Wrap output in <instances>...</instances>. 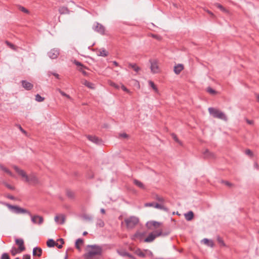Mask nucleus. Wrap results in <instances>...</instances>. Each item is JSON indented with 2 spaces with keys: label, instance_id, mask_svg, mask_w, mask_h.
<instances>
[{
  "label": "nucleus",
  "instance_id": "obj_1",
  "mask_svg": "<svg viewBox=\"0 0 259 259\" xmlns=\"http://www.w3.org/2000/svg\"><path fill=\"white\" fill-rule=\"evenodd\" d=\"M13 167L19 176L25 179L26 182L33 185H36L39 183L38 179L34 174L31 173L27 175L24 170L20 169L17 166L13 165Z\"/></svg>",
  "mask_w": 259,
  "mask_h": 259
},
{
  "label": "nucleus",
  "instance_id": "obj_2",
  "mask_svg": "<svg viewBox=\"0 0 259 259\" xmlns=\"http://www.w3.org/2000/svg\"><path fill=\"white\" fill-rule=\"evenodd\" d=\"M88 248H90L91 249L89 250L87 253L84 254V257L86 259H90L96 255H101L102 254V247L98 245H88Z\"/></svg>",
  "mask_w": 259,
  "mask_h": 259
},
{
  "label": "nucleus",
  "instance_id": "obj_3",
  "mask_svg": "<svg viewBox=\"0 0 259 259\" xmlns=\"http://www.w3.org/2000/svg\"><path fill=\"white\" fill-rule=\"evenodd\" d=\"M209 114L214 118H219L225 121L227 120V117L225 113L213 107H209L208 109Z\"/></svg>",
  "mask_w": 259,
  "mask_h": 259
},
{
  "label": "nucleus",
  "instance_id": "obj_4",
  "mask_svg": "<svg viewBox=\"0 0 259 259\" xmlns=\"http://www.w3.org/2000/svg\"><path fill=\"white\" fill-rule=\"evenodd\" d=\"M6 206L12 212L16 214L27 213L29 215L31 216V214L28 210L22 208L17 205H13L9 203H6Z\"/></svg>",
  "mask_w": 259,
  "mask_h": 259
},
{
  "label": "nucleus",
  "instance_id": "obj_5",
  "mask_svg": "<svg viewBox=\"0 0 259 259\" xmlns=\"http://www.w3.org/2000/svg\"><path fill=\"white\" fill-rule=\"evenodd\" d=\"M169 233L168 232L166 233L163 234L162 230L155 231L154 232L150 233L148 235V236L144 239V241L145 242L148 243L151 242L153 241L156 237H159L161 235L166 236L169 234Z\"/></svg>",
  "mask_w": 259,
  "mask_h": 259
},
{
  "label": "nucleus",
  "instance_id": "obj_6",
  "mask_svg": "<svg viewBox=\"0 0 259 259\" xmlns=\"http://www.w3.org/2000/svg\"><path fill=\"white\" fill-rule=\"evenodd\" d=\"M139 219L132 216L124 219V222L127 229H133L139 223Z\"/></svg>",
  "mask_w": 259,
  "mask_h": 259
},
{
  "label": "nucleus",
  "instance_id": "obj_7",
  "mask_svg": "<svg viewBox=\"0 0 259 259\" xmlns=\"http://www.w3.org/2000/svg\"><path fill=\"white\" fill-rule=\"evenodd\" d=\"M93 28L95 31L102 35H104L105 34V27L97 22L94 23Z\"/></svg>",
  "mask_w": 259,
  "mask_h": 259
},
{
  "label": "nucleus",
  "instance_id": "obj_8",
  "mask_svg": "<svg viewBox=\"0 0 259 259\" xmlns=\"http://www.w3.org/2000/svg\"><path fill=\"white\" fill-rule=\"evenodd\" d=\"M30 217H31V220L33 224H38L39 225H40L44 222V218L41 216L38 215H35L34 216H32L31 215V216H30Z\"/></svg>",
  "mask_w": 259,
  "mask_h": 259
},
{
  "label": "nucleus",
  "instance_id": "obj_9",
  "mask_svg": "<svg viewBox=\"0 0 259 259\" xmlns=\"http://www.w3.org/2000/svg\"><path fill=\"white\" fill-rule=\"evenodd\" d=\"M59 55V50L56 49H53L48 53V56L52 59H56Z\"/></svg>",
  "mask_w": 259,
  "mask_h": 259
},
{
  "label": "nucleus",
  "instance_id": "obj_10",
  "mask_svg": "<svg viewBox=\"0 0 259 259\" xmlns=\"http://www.w3.org/2000/svg\"><path fill=\"white\" fill-rule=\"evenodd\" d=\"M89 140L98 145H100L102 143V140L95 136L88 135L87 136Z\"/></svg>",
  "mask_w": 259,
  "mask_h": 259
},
{
  "label": "nucleus",
  "instance_id": "obj_11",
  "mask_svg": "<svg viewBox=\"0 0 259 259\" xmlns=\"http://www.w3.org/2000/svg\"><path fill=\"white\" fill-rule=\"evenodd\" d=\"M15 243L18 245L19 251H23L25 249L24 244V240L22 238H16L15 239Z\"/></svg>",
  "mask_w": 259,
  "mask_h": 259
},
{
  "label": "nucleus",
  "instance_id": "obj_12",
  "mask_svg": "<svg viewBox=\"0 0 259 259\" xmlns=\"http://www.w3.org/2000/svg\"><path fill=\"white\" fill-rule=\"evenodd\" d=\"M160 225V223L155 221H149L146 224V226L148 229H152V227H154L155 228H157Z\"/></svg>",
  "mask_w": 259,
  "mask_h": 259
},
{
  "label": "nucleus",
  "instance_id": "obj_13",
  "mask_svg": "<svg viewBox=\"0 0 259 259\" xmlns=\"http://www.w3.org/2000/svg\"><path fill=\"white\" fill-rule=\"evenodd\" d=\"M151 63V72L153 73H158L159 71V68L157 65V62L156 61H150Z\"/></svg>",
  "mask_w": 259,
  "mask_h": 259
},
{
  "label": "nucleus",
  "instance_id": "obj_14",
  "mask_svg": "<svg viewBox=\"0 0 259 259\" xmlns=\"http://www.w3.org/2000/svg\"><path fill=\"white\" fill-rule=\"evenodd\" d=\"M203 157L206 159H214L215 155L213 153L210 152L208 149H206L203 152Z\"/></svg>",
  "mask_w": 259,
  "mask_h": 259
},
{
  "label": "nucleus",
  "instance_id": "obj_15",
  "mask_svg": "<svg viewBox=\"0 0 259 259\" xmlns=\"http://www.w3.org/2000/svg\"><path fill=\"white\" fill-rule=\"evenodd\" d=\"M42 253V250L38 247H35L32 250V255L34 256L40 257Z\"/></svg>",
  "mask_w": 259,
  "mask_h": 259
},
{
  "label": "nucleus",
  "instance_id": "obj_16",
  "mask_svg": "<svg viewBox=\"0 0 259 259\" xmlns=\"http://www.w3.org/2000/svg\"><path fill=\"white\" fill-rule=\"evenodd\" d=\"M21 82L22 87L27 91L31 90L33 87V85L31 83L26 80H23Z\"/></svg>",
  "mask_w": 259,
  "mask_h": 259
},
{
  "label": "nucleus",
  "instance_id": "obj_17",
  "mask_svg": "<svg viewBox=\"0 0 259 259\" xmlns=\"http://www.w3.org/2000/svg\"><path fill=\"white\" fill-rule=\"evenodd\" d=\"M58 11L61 15L69 14L70 13V11L68 8L65 6L60 7Z\"/></svg>",
  "mask_w": 259,
  "mask_h": 259
},
{
  "label": "nucleus",
  "instance_id": "obj_18",
  "mask_svg": "<svg viewBox=\"0 0 259 259\" xmlns=\"http://www.w3.org/2000/svg\"><path fill=\"white\" fill-rule=\"evenodd\" d=\"M184 69V66L182 64H178L174 67V71L176 74H179Z\"/></svg>",
  "mask_w": 259,
  "mask_h": 259
},
{
  "label": "nucleus",
  "instance_id": "obj_19",
  "mask_svg": "<svg viewBox=\"0 0 259 259\" xmlns=\"http://www.w3.org/2000/svg\"><path fill=\"white\" fill-rule=\"evenodd\" d=\"M146 233L145 232H140L137 231L133 236L134 238H138L139 239L140 241L143 240V237L145 236Z\"/></svg>",
  "mask_w": 259,
  "mask_h": 259
},
{
  "label": "nucleus",
  "instance_id": "obj_20",
  "mask_svg": "<svg viewBox=\"0 0 259 259\" xmlns=\"http://www.w3.org/2000/svg\"><path fill=\"white\" fill-rule=\"evenodd\" d=\"M184 215L185 219L187 221H190L193 219L194 214L192 211H189L187 213H185Z\"/></svg>",
  "mask_w": 259,
  "mask_h": 259
},
{
  "label": "nucleus",
  "instance_id": "obj_21",
  "mask_svg": "<svg viewBox=\"0 0 259 259\" xmlns=\"http://www.w3.org/2000/svg\"><path fill=\"white\" fill-rule=\"evenodd\" d=\"M128 67L132 68L136 72H138L141 70V68L138 66L136 63H128Z\"/></svg>",
  "mask_w": 259,
  "mask_h": 259
},
{
  "label": "nucleus",
  "instance_id": "obj_22",
  "mask_svg": "<svg viewBox=\"0 0 259 259\" xmlns=\"http://www.w3.org/2000/svg\"><path fill=\"white\" fill-rule=\"evenodd\" d=\"M0 168L7 174H8L10 176L12 177H14V175L8 168L4 166L3 165H0Z\"/></svg>",
  "mask_w": 259,
  "mask_h": 259
},
{
  "label": "nucleus",
  "instance_id": "obj_23",
  "mask_svg": "<svg viewBox=\"0 0 259 259\" xmlns=\"http://www.w3.org/2000/svg\"><path fill=\"white\" fill-rule=\"evenodd\" d=\"M47 244L49 247H53L56 245H58V243H56L53 239H49L47 242Z\"/></svg>",
  "mask_w": 259,
  "mask_h": 259
},
{
  "label": "nucleus",
  "instance_id": "obj_24",
  "mask_svg": "<svg viewBox=\"0 0 259 259\" xmlns=\"http://www.w3.org/2000/svg\"><path fill=\"white\" fill-rule=\"evenodd\" d=\"M73 63L76 65L77 66V68L83 67L85 69H87L88 70L89 69V68L88 67L84 66L82 63H81V62H79L76 60H74L73 62Z\"/></svg>",
  "mask_w": 259,
  "mask_h": 259
},
{
  "label": "nucleus",
  "instance_id": "obj_25",
  "mask_svg": "<svg viewBox=\"0 0 259 259\" xmlns=\"http://www.w3.org/2000/svg\"><path fill=\"white\" fill-rule=\"evenodd\" d=\"M83 243V240L81 238H78L77 239L76 241H75V247L78 249V250H80V246H79V244H82Z\"/></svg>",
  "mask_w": 259,
  "mask_h": 259
},
{
  "label": "nucleus",
  "instance_id": "obj_26",
  "mask_svg": "<svg viewBox=\"0 0 259 259\" xmlns=\"http://www.w3.org/2000/svg\"><path fill=\"white\" fill-rule=\"evenodd\" d=\"M134 183L135 185H136V186H137L138 187H139V188H140L141 189H145V187L144 185L141 182L139 181L138 180H134Z\"/></svg>",
  "mask_w": 259,
  "mask_h": 259
},
{
  "label": "nucleus",
  "instance_id": "obj_27",
  "mask_svg": "<svg viewBox=\"0 0 259 259\" xmlns=\"http://www.w3.org/2000/svg\"><path fill=\"white\" fill-rule=\"evenodd\" d=\"M11 253L12 255L15 256L17 254L20 253L21 251H19V248H16L15 247H13L11 249Z\"/></svg>",
  "mask_w": 259,
  "mask_h": 259
},
{
  "label": "nucleus",
  "instance_id": "obj_28",
  "mask_svg": "<svg viewBox=\"0 0 259 259\" xmlns=\"http://www.w3.org/2000/svg\"><path fill=\"white\" fill-rule=\"evenodd\" d=\"M59 218H59V216L56 215L55 217V222L56 223H59L60 224H63L64 223V222H65V217L63 215H61V221L60 222H59Z\"/></svg>",
  "mask_w": 259,
  "mask_h": 259
},
{
  "label": "nucleus",
  "instance_id": "obj_29",
  "mask_svg": "<svg viewBox=\"0 0 259 259\" xmlns=\"http://www.w3.org/2000/svg\"><path fill=\"white\" fill-rule=\"evenodd\" d=\"M203 241L205 244H206L208 246L213 247L214 245L213 241L212 240H209L207 238H204L203 240Z\"/></svg>",
  "mask_w": 259,
  "mask_h": 259
},
{
  "label": "nucleus",
  "instance_id": "obj_30",
  "mask_svg": "<svg viewBox=\"0 0 259 259\" xmlns=\"http://www.w3.org/2000/svg\"><path fill=\"white\" fill-rule=\"evenodd\" d=\"M154 207L156 208H158V209L164 210L166 211H167L168 210V208L167 207H165L164 206H163L161 204L157 203L155 204Z\"/></svg>",
  "mask_w": 259,
  "mask_h": 259
},
{
  "label": "nucleus",
  "instance_id": "obj_31",
  "mask_svg": "<svg viewBox=\"0 0 259 259\" xmlns=\"http://www.w3.org/2000/svg\"><path fill=\"white\" fill-rule=\"evenodd\" d=\"M83 84L90 89H94V84L87 80H84Z\"/></svg>",
  "mask_w": 259,
  "mask_h": 259
},
{
  "label": "nucleus",
  "instance_id": "obj_32",
  "mask_svg": "<svg viewBox=\"0 0 259 259\" xmlns=\"http://www.w3.org/2000/svg\"><path fill=\"white\" fill-rule=\"evenodd\" d=\"M108 55V52L106 51L104 49H102L99 52L98 56L102 57H106Z\"/></svg>",
  "mask_w": 259,
  "mask_h": 259
},
{
  "label": "nucleus",
  "instance_id": "obj_33",
  "mask_svg": "<svg viewBox=\"0 0 259 259\" xmlns=\"http://www.w3.org/2000/svg\"><path fill=\"white\" fill-rule=\"evenodd\" d=\"M136 254L140 257H145L146 256L145 253H144L140 249H137L136 252Z\"/></svg>",
  "mask_w": 259,
  "mask_h": 259
},
{
  "label": "nucleus",
  "instance_id": "obj_34",
  "mask_svg": "<svg viewBox=\"0 0 259 259\" xmlns=\"http://www.w3.org/2000/svg\"><path fill=\"white\" fill-rule=\"evenodd\" d=\"M84 69H85L83 67L77 68V70L78 71L81 72L84 76H87L89 75V73L86 72Z\"/></svg>",
  "mask_w": 259,
  "mask_h": 259
},
{
  "label": "nucleus",
  "instance_id": "obj_35",
  "mask_svg": "<svg viewBox=\"0 0 259 259\" xmlns=\"http://www.w3.org/2000/svg\"><path fill=\"white\" fill-rule=\"evenodd\" d=\"M66 195L70 198H74V192L71 190H67L66 191Z\"/></svg>",
  "mask_w": 259,
  "mask_h": 259
},
{
  "label": "nucleus",
  "instance_id": "obj_36",
  "mask_svg": "<svg viewBox=\"0 0 259 259\" xmlns=\"http://www.w3.org/2000/svg\"><path fill=\"white\" fill-rule=\"evenodd\" d=\"M149 84L150 85V86L156 92H158V89L156 87V86L155 85L154 83L151 81V80H150L149 81Z\"/></svg>",
  "mask_w": 259,
  "mask_h": 259
},
{
  "label": "nucleus",
  "instance_id": "obj_37",
  "mask_svg": "<svg viewBox=\"0 0 259 259\" xmlns=\"http://www.w3.org/2000/svg\"><path fill=\"white\" fill-rule=\"evenodd\" d=\"M45 100V98L41 97L40 95L37 94L35 96V100L37 102H42Z\"/></svg>",
  "mask_w": 259,
  "mask_h": 259
},
{
  "label": "nucleus",
  "instance_id": "obj_38",
  "mask_svg": "<svg viewBox=\"0 0 259 259\" xmlns=\"http://www.w3.org/2000/svg\"><path fill=\"white\" fill-rule=\"evenodd\" d=\"M18 9L21 11V12H23L25 13H26V14H28L29 13V11L26 9L25 8H24V7L22 6H20V5H19L18 6Z\"/></svg>",
  "mask_w": 259,
  "mask_h": 259
},
{
  "label": "nucleus",
  "instance_id": "obj_39",
  "mask_svg": "<svg viewBox=\"0 0 259 259\" xmlns=\"http://www.w3.org/2000/svg\"><path fill=\"white\" fill-rule=\"evenodd\" d=\"M206 91L211 95H215L217 93V91L210 87L207 88Z\"/></svg>",
  "mask_w": 259,
  "mask_h": 259
},
{
  "label": "nucleus",
  "instance_id": "obj_40",
  "mask_svg": "<svg viewBox=\"0 0 259 259\" xmlns=\"http://www.w3.org/2000/svg\"><path fill=\"white\" fill-rule=\"evenodd\" d=\"M58 91L62 96H63L64 97H66V98H67L69 99H71V97L69 95L66 94L65 92H64L60 89H58Z\"/></svg>",
  "mask_w": 259,
  "mask_h": 259
},
{
  "label": "nucleus",
  "instance_id": "obj_41",
  "mask_svg": "<svg viewBox=\"0 0 259 259\" xmlns=\"http://www.w3.org/2000/svg\"><path fill=\"white\" fill-rule=\"evenodd\" d=\"M217 241L219 243H220V244H221L223 246H225V244L223 239L220 236H218L217 237Z\"/></svg>",
  "mask_w": 259,
  "mask_h": 259
},
{
  "label": "nucleus",
  "instance_id": "obj_42",
  "mask_svg": "<svg viewBox=\"0 0 259 259\" xmlns=\"http://www.w3.org/2000/svg\"><path fill=\"white\" fill-rule=\"evenodd\" d=\"M1 259H10V257L7 253H4L2 254Z\"/></svg>",
  "mask_w": 259,
  "mask_h": 259
},
{
  "label": "nucleus",
  "instance_id": "obj_43",
  "mask_svg": "<svg viewBox=\"0 0 259 259\" xmlns=\"http://www.w3.org/2000/svg\"><path fill=\"white\" fill-rule=\"evenodd\" d=\"M221 183L225 184L226 186H229V187H231L233 185V184L232 183H231L227 181L222 180Z\"/></svg>",
  "mask_w": 259,
  "mask_h": 259
},
{
  "label": "nucleus",
  "instance_id": "obj_44",
  "mask_svg": "<svg viewBox=\"0 0 259 259\" xmlns=\"http://www.w3.org/2000/svg\"><path fill=\"white\" fill-rule=\"evenodd\" d=\"M6 42L10 48H11L13 50H15V46L14 44L11 43L8 41H6Z\"/></svg>",
  "mask_w": 259,
  "mask_h": 259
},
{
  "label": "nucleus",
  "instance_id": "obj_45",
  "mask_svg": "<svg viewBox=\"0 0 259 259\" xmlns=\"http://www.w3.org/2000/svg\"><path fill=\"white\" fill-rule=\"evenodd\" d=\"M82 218L84 220H88V221H90L92 219V218L91 216L87 215V214H83L82 215Z\"/></svg>",
  "mask_w": 259,
  "mask_h": 259
},
{
  "label": "nucleus",
  "instance_id": "obj_46",
  "mask_svg": "<svg viewBox=\"0 0 259 259\" xmlns=\"http://www.w3.org/2000/svg\"><path fill=\"white\" fill-rule=\"evenodd\" d=\"M97 225L99 226L100 227H103L104 226V223L102 220H100L98 221V222L97 223Z\"/></svg>",
  "mask_w": 259,
  "mask_h": 259
},
{
  "label": "nucleus",
  "instance_id": "obj_47",
  "mask_svg": "<svg viewBox=\"0 0 259 259\" xmlns=\"http://www.w3.org/2000/svg\"><path fill=\"white\" fill-rule=\"evenodd\" d=\"M245 153L246 155H249L250 156H253L252 152L249 149H246L245 151Z\"/></svg>",
  "mask_w": 259,
  "mask_h": 259
},
{
  "label": "nucleus",
  "instance_id": "obj_48",
  "mask_svg": "<svg viewBox=\"0 0 259 259\" xmlns=\"http://www.w3.org/2000/svg\"><path fill=\"white\" fill-rule=\"evenodd\" d=\"M155 199L158 201L159 202H163L164 201V199L162 197H160L159 195H156L155 196Z\"/></svg>",
  "mask_w": 259,
  "mask_h": 259
},
{
  "label": "nucleus",
  "instance_id": "obj_49",
  "mask_svg": "<svg viewBox=\"0 0 259 259\" xmlns=\"http://www.w3.org/2000/svg\"><path fill=\"white\" fill-rule=\"evenodd\" d=\"M155 204V203H154V202L146 203L144 204V206L145 207H151V206L154 207Z\"/></svg>",
  "mask_w": 259,
  "mask_h": 259
},
{
  "label": "nucleus",
  "instance_id": "obj_50",
  "mask_svg": "<svg viewBox=\"0 0 259 259\" xmlns=\"http://www.w3.org/2000/svg\"><path fill=\"white\" fill-rule=\"evenodd\" d=\"M216 6L217 7V8H218L219 9H220L221 11H225L226 9L223 7V6L222 5H221V4H216Z\"/></svg>",
  "mask_w": 259,
  "mask_h": 259
},
{
  "label": "nucleus",
  "instance_id": "obj_51",
  "mask_svg": "<svg viewBox=\"0 0 259 259\" xmlns=\"http://www.w3.org/2000/svg\"><path fill=\"white\" fill-rule=\"evenodd\" d=\"M5 185L7 188H8V189H9L10 190H13L15 189L14 187L12 186V185L8 184V183H5Z\"/></svg>",
  "mask_w": 259,
  "mask_h": 259
},
{
  "label": "nucleus",
  "instance_id": "obj_52",
  "mask_svg": "<svg viewBox=\"0 0 259 259\" xmlns=\"http://www.w3.org/2000/svg\"><path fill=\"white\" fill-rule=\"evenodd\" d=\"M119 137L123 138H128V135L126 133H122L119 135Z\"/></svg>",
  "mask_w": 259,
  "mask_h": 259
},
{
  "label": "nucleus",
  "instance_id": "obj_53",
  "mask_svg": "<svg viewBox=\"0 0 259 259\" xmlns=\"http://www.w3.org/2000/svg\"><path fill=\"white\" fill-rule=\"evenodd\" d=\"M121 88L122 90L123 91H124V92H126L127 93H130V90L128 89H127L124 85L122 84L121 85Z\"/></svg>",
  "mask_w": 259,
  "mask_h": 259
},
{
  "label": "nucleus",
  "instance_id": "obj_54",
  "mask_svg": "<svg viewBox=\"0 0 259 259\" xmlns=\"http://www.w3.org/2000/svg\"><path fill=\"white\" fill-rule=\"evenodd\" d=\"M118 252H119V254L122 256H126V255L128 254V252L125 251Z\"/></svg>",
  "mask_w": 259,
  "mask_h": 259
},
{
  "label": "nucleus",
  "instance_id": "obj_55",
  "mask_svg": "<svg viewBox=\"0 0 259 259\" xmlns=\"http://www.w3.org/2000/svg\"><path fill=\"white\" fill-rule=\"evenodd\" d=\"M17 126L18 127V128L20 130V131L22 133L25 134H26V132L21 127V126L20 124H18V125H17Z\"/></svg>",
  "mask_w": 259,
  "mask_h": 259
},
{
  "label": "nucleus",
  "instance_id": "obj_56",
  "mask_svg": "<svg viewBox=\"0 0 259 259\" xmlns=\"http://www.w3.org/2000/svg\"><path fill=\"white\" fill-rule=\"evenodd\" d=\"M6 197L8 198V199H10L11 200H16V197H15L14 196L10 195V194H8L7 196H6Z\"/></svg>",
  "mask_w": 259,
  "mask_h": 259
},
{
  "label": "nucleus",
  "instance_id": "obj_57",
  "mask_svg": "<svg viewBox=\"0 0 259 259\" xmlns=\"http://www.w3.org/2000/svg\"><path fill=\"white\" fill-rule=\"evenodd\" d=\"M172 137L173 138V139H174V140L176 141V142H180L178 137H177L176 135H175V134H172Z\"/></svg>",
  "mask_w": 259,
  "mask_h": 259
},
{
  "label": "nucleus",
  "instance_id": "obj_58",
  "mask_svg": "<svg viewBox=\"0 0 259 259\" xmlns=\"http://www.w3.org/2000/svg\"><path fill=\"white\" fill-rule=\"evenodd\" d=\"M30 258L31 256L30 254H26L23 255V259H30Z\"/></svg>",
  "mask_w": 259,
  "mask_h": 259
},
{
  "label": "nucleus",
  "instance_id": "obj_59",
  "mask_svg": "<svg viewBox=\"0 0 259 259\" xmlns=\"http://www.w3.org/2000/svg\"><path fill=\"white\" fill-rule=\"evenodd\" d=\"M246 122L249 124H252L253 123V120H249L248 119L246 118L245 119Z\"/></svg>",
  "mask_w": 259,
  "mask_h": 259
},
{
  "label": "nucleus",
  "instance_id": "obj_60",
  "mask_svg": "<svg viewBox=\"0 0 259 259\" xmlns=\"http://www.w3.org/2000/svg\"><path fill=\"white\" fill-rule=\"evenodd\" d=\"M111 85L114 87L116 89H118L119 88V85H118L117 84H116L114 82H112L111 83Z\"/></svg>",
  "mask_w": 259,
  "mask_h": 259
},
{
  "label": "nucleus",
  "instance_id": "obj_61",
  "mask_svg": "<svg viewBox=\"0 0 259 259\" xmlns=\"http://www.w3.org/2000/svg\"><path fill=\"white\" fill-rule=\"evenodd\" d=\"M57 241H59V242H61V243L62 244H63L64 243V240H63V239H62V238L58 239L57 240Z\"/></svg>",
  "mask_w": 259,
  "mask_h": 259
},
{
  "label": "nucleus",
  "instance_id": "obj_62",
  "mask_svg": "<svg viewBox=\"0 0 259 259\" xmlns=\"http://www.w3.org/2000/svg\"><path fill=\"white\" fill-rule=\"evenodd\" d=\"M126 256H128V257H130L131 258H134L133 255L132 254H130L128 252V254L126 255Z\"/></svg>",
  "mask_w": 259,
  "mask_h": 259
},
{
  "label": "nucleus",
  "instance_id": "obj_63",
  "mask_svg": "<svg viewBox=\"0 0 259 259\" xmlns=\"http://www.w3.org/2000/svg\"><path fill=\"white\" fill-rule=\"evenodd\" d=\"M152 37L156 38V39H158V38H159V36H158L156 34H152Z\"/></svg>",
  "mask_w": 259,
  "mask_h": 259
},
{
  "label": "nucleus",
  "instance_id": "obj_64",
  "mask_svg": "<svg viewBox=\"0 0 259 259\" xmlns=\"http://www.w3.org/2000/svg\"><path fill=\"white\" fill-rule=\"evenodd\" d=\"M113 64L115 66H118V63L117 62H116V61H113Z\"/></svg>",
  "mask_w": 259,
  "mask_h": 259
}]
</instances>
